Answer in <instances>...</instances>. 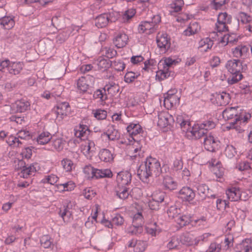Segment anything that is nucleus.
Masks as SVG:
<instances>
[{"instance_id":"nucleus-38","label":"nucleus","mask_w":252,"mask_h":252,"mask_svg":"<svg viewBox=\"0 0 252 252\" xmlns=\"http://www.w3.org/2000/svg\"><path fill=\"white\" fill-rule=\"evenodd\" d=\"M102 56H104L108 59H111L117 55V52L114 48L109 47H102L101 49Z\"/></svg>"},{"instance_id":"nucleus-20","label":"nucleus","mask_w":252,"mask_h":252,"mask_svg":"<svg viewBox=\"0 0 252 252\" xmlns=\"http://www.w3.org/2000/svg\"><path fill=\"white\" fill-rule=\"evenodd\" d=\"M249 51V47L245 45H238L232 49V54L237 58L245 59L247 57Z\"/></svg>"},{"instance_id":"nucleus-12","label":"nucleus","mask_w":252,"mask_h":252,"mask_svg":"<svg viewBox=\"0 0 252 252\" xmlns=\"http://www.w3.org/2000/svg\"><path fill=\"white\" fill-rule=\"evenodd\" d=\"M112 21L111 13H103L96 17L95 25L98 28H101L106 27L109 22H112Z\"/></svg>"},{"instance_id":"nucleus-47","label":"nucleus","mask_w":252,"mask_h":252,"mask_svg":"<svg viewBox=\"0 0 252 252\" xmlns=\"http://www.w3.org/2000/svg\"><path fill=\"white\" fill-rule=\"evenodd\" d=\"M94 116L97 120H104L107 117V112L104 110L98 109L93 110Z\"/></svg>"},{"instance_id":"nucleus-41","label":"nucleus","mask_w":252,"mask_h":252,"mask_svg":"<svg viewBox=\"0 0 252 252\" xmlns=\"http://www.w3.org/2000/svg\"><path fill=\"white\" fill-rule=\"evenodd\" d=\"M51 138L52 136L50 133L48 132H43L39 135L37 138V141L38 144L44 145L48 143Z\"/></svg>"},{"instance_id":"nucleus-40","label":"nucleus","mask_w":252,"mask_h":252,"mask_svg":"<svg viewBox=\"0 0 252 252\" xmlns=\"http://www.w3.org/2000/svg\"><path fill=\"white\" fill-rule=\"evenodd\" d=\"M198 124L200 126L201 128L205 130L207 132L208 130L212 129L216 126V123L212 119L205 120Z\"/></svg>"},{"instance_id":"nucleus-30","label":"nucleus","mask_w":252,"mask_h":252,"mask_svg":"<svg viewBox=\"0 0 252 252\" xmlns=\"http://www.w3.org/2000/svg\"><path fill=\"white\" fill-rule=\"evenodd\" d=\"M127 246L129 248L135 247L136 249L138 250V252H142L146 249V243L144 241L132 239L128 242Z\"/></svg>"},{"instance_id":"nucleus-32","label":"nucleus","mask_w":252,"mask_h":252,"mask_svg":"<svg viewBox=\"0 0 252 252\" xmlns=\"http://www.w3.org/2000/svg\"><path fill=\"white\" fill-rule=\"evenodd\" d=\"M99 158L105 162H110L113 160V155L108 149H103L101 150L99 153Z\"/></svg>"},{"instance_id":"nucleus-22","label":"nucleus","mask_w":252,"mask_h":252,"mask_svg":"<svg viewBox=\"0 0 252 252\" xmlns=\"http://www.w3.org/2000/svg\"><path fill=\"white\" fill-rule=\"evenodd\" d=\"M129 188L128 186H116L115 189L116 195L121 199L125 200L128 198L129 196Z\"/></svg>"},{"instance_id":"nucleus-9","label":"nucleus","mask_w":252,"mask_h":252,"mask_svg":"<svg viewBox=\"0 0 252 252\" xmlns=\"http://www.w3.org/2000/svg\"><path fill=\"white\" fill-rule=\"evenodd\" d=\"M157 43L158 46L163 52H165L170 48V38L168 37L166 33H158L157 37Z\"/></svg>"},{"instance_id":"nucleus-53","label":"nucleus","mask_w":252,"mask_h":252,"mask_svg":"<svg viewBox=\"0 0 252 252\" xmlns=\"http://www.w3.org/2000/svg\"><path fill=\"white\" fill-rule=\"evenodd\" d=\"M89 129L87 126L80 125L78 129L76 131L75 135L77 137L82 138L86 135V132Z\"/></svg>"},{"instance_id":"nucleus-50","label":"nucleus","mask_w":252,"mask_h":252,"mask_svg":"<svg viewBox=\"0 0 252 252\" xmlns=\"http://www.w3.org/2000/svg\"><path fill=\"white\" fill-rule=\"evenodd\" d=\"M61 163L63 168L66 172L71 171L74 165L73 162L68 158L63 159L61 161Z\"/></svg>"},{"instance_id":"nucleus-3","label":"nucleus","mask_w":252,"mask_h":252,"mask_svg":"<svg viewBox=\"0 0 252 252\" xmlns=\"http://www.w3.org/2000/svg\"><path fill=\"white\" fill-rule=\"evenodd\" d=\"M24 63L21 62H11L8 59L0 62V67L7 70L8 73L12 75L19 74L24 67Z\"/></svg>"},{"instance_id":"nucleus-34","label":"nucleus","mask_w":252,"mask_h":252,"mask_svg":"<svg viewBox=\"0 0 252 252\" xmlns=\"http://www.w3.org/2000/svg\"><path fill=\"white\" fill-rule=\"evenodd\" d=\"M96 64L98 69L105 70L112 66V62L109 59L107 60L102 57H100L96 61Z\"/></svg>"},{"instance_id":"nucleus-17","label":"nucleus","mask_w":252,"mask_h":252,"mask_svg":"<svg viewBox=\"0 0 252 252\" xmlns=\"http://www.w3.org/2000/svg\"><path fill=\"white\" fill-rule=\"evenodd\" d=\"M196 188L198 194L202 199H205L206 197H216V195L212 193V190L206 184H199Z\"/></svg>"},{"instance_id":"nucleus-49","label":"nucleus","mask_w":252,"mask_h":252,"mask_svg":"<svg viewBox=\"0 0 252 252\" xmlns=\"http://www.w3.org/2000/svg\"><path fill=\"white\" fill-rule=\"evenodd\" d=\"M140 74L139 73H135L132 71L127 72L125 75V81L126 83H130L134 81V79L137 78Z\"/></svg>"},{"instance_id":"nucleus-18","label":"nucleus","mask_w":252,"mask_h":252,"mask_svg":"<svg viewBox=\"0 0 252 252\" xmlns=\"http://www.w3.org/2000/svg\"><path fill=\"white\" fill-rule=\"evenodd\" d=\"M103 135H106L109 140L112 141L118 139L120 137V132L114 125L108 126L106 131L102 134V136Z\"/></svg>"},{"instance_id":"nucleus-37","label":"nucleus","mask_w":252,"mask_h":252,"mask_svg":"<svg viewBox=\"0 0 252 252\" xmlns=\"http://www.w3.org/2000/svg\"><path fill=\"white\" fill-rule=\"evenodd\" d=\"M144 143V140L142 141L140 140L136 142V143H134L133 145L136 147L134 150V152L135 154L133 156L134 157H138L140 158L143 157V153L144 152V149H143V143Z\"/></svg>"},{"instance_id":"nucleus-10","label":"nucleus","mask_w":252,"mask_h":252,"mask_svg":"<svg viewBox=\"0 0 252 252\" xmlns=\"http://www.w3.org/2000/svg\"><path fill=\"white\" fill-rule=\"evenodd\" d=\"M131 174L127 171H121L117 174V186H128L131 183Z\"/></svg>"},{"instance_id":"nucleus-62","label":"nucleus","mask_w":252,"mask_h":252,"mask_svg":"<svg viewBox=\"0 0 252 252\" xmlns=\"http://www.w3.org/2000/svg\"><path fill=\"white\" fill-rule=\"evenodd\" d=\"M124 221L123 218L120 214H116L112 219V223L113 225L117 226L122 225Z\"/></svg>"},{"instance_id":"nucleus-15","label":"nucleus","mask_w":252,"mask_h":252,"mask_svg":"<svg viewBox=\"0 0 252 252\" xmlns=\"http://www.w3.org/2000/svg\"><path fill=\"white\" fill-rule=\"evenodd\" d=\"M162 186L164 189L171 191L177 189L178 183L171 177L167 175L163 177Z\"/></svg>"},{"instance_id":"nucleus-63","label":"nucleus","mask_w":252,"mask_h":252,"mask_svg":"<svg viewBox=\"0 0 252 252\" xmlns=\"http://www.w3.org/2000/svg\"><path fill=\"white\" fill-rule=\"evenodd\" d=\"M236 167L240 171H245L249 170L251 166L248 161H244L238 163Z\"/></svg>"},{"instance_id":"nucleus-2","label":"nucleus","mask_w":252,"mask_h":252,"mask_svg":"<svg viewBox=\"0 0 252 252\" xmlns=\"http://www.w3.org/2000/svg\"><path fill=\"white\" fill-rule=\"evenodd\" d=\"M160 21V16L159 15H155L151 20L142 21L138 26V31L140 33H153L157 30L158 24Z\"/></svg>"},{"instance_id":"nucleus-33","label":"nucleus","mask_w":252,"mask_h":252,"mask_svg":"<svg viewBox=\"0 0 252 252\" xmlns=\"http://www.w3.org/2000/svg\"><path fill=\"white\" fill-rule=\"evenodd\" d=\"M175 221L181 227L185 226L190 222L193 223V220H191V217L189 215H182L181 214L178 216Z\"/></svg>"},{"instance_id":"nucleus-27","label":"nucleus","mask_w":252,"mask_h":252,"mask_svg":"<svg viewBox=\"0 0 252 252\" xmlns=\"http://www.w3.org/2000/svg\"><path fill=\"white\" fill-rule=\"evenodd\" d=\"M94 142L92 140H88L84 145L82 151L86 156L91 157L95 151Z\"/></svg>"},{"instance_id":"nucleus-61","label":"nucleus","mask_w":252,"mask_h":252,"mask_svg":"<svg viewBox=\"0 0 252 252\" xmlns=\"http://www.w3.org/2000/svg\"><path fill=\"white\" fill-rule=\"evenodd\" d=\"M71 34V32H67L65 31H63V32L60 33L57 35V41L60 43H62L64 42Z\"/></svg>"},{"instance_id":"nucleus-52","label":"nucleus","mask_w":252,"mask_h":252,"mask_svg":"<svg viewBox=\"0 0 252 252\" xmlns=\"http://www.w3.org/2000/svg\"><path fill=\"white\" fill-rule=\"evenodd\" d=\"M238 21H240L243 24L248 23L252 19L251 17L244 12H240L237 15Z\"/></svg>"},{"instance_id":"nucleus-58","label":"nucleus","mask_w":252,"mask_h":252,"mask_svg":"<svg viewBox=\"0 0 252 252\" xmlns=\"http://www.w3.org/2000/svg\"><path fill=\"white\" fill-rule=\"evenodd\" d=\"M94 97L95 99L99 98L101 101H104L107 99V96L105 93L102 90L98 89L94 92Z\"/></svg>"},{"instance_id":"nucleus-25","label":"nucleus","mask_w":252,"mask_h":252,"mask_svg":"<svg viewBox=\"0 0 252 252\" xmlns=\"http://www.w3.org/2000/svg\"><path fill=\"white\" fill-rule=\"evenodd\" d=\"M215 98L218 104L221 106L227 105L230 100L229 94L224 92L221 93H216Z\"/></svg>"},{"instance_id":"nucleus-60","label":"nucleus","mask_w":252,"mask_h":252,"mask_svg":"<svg viewBox=\"0 0 252 252\" xmlns=\"http://www.w3.org/2000/svg\"><path fill=\"white\" fill-rule=\"evenodd\" d=\"M136 13L135 10L133 8L127 10L123 16L124 21L128 22V21L133 17Z\"/></svg>"},{"instance_id":"nucleus-55","label":"nucleus","mask_w":252,"mask_h":252,"mask_svg":"<svg viewBox=\"0 0 252 252\" xmlns=\"http://www.w3.org/2000/svg\"><path fill=\"white\" fill-rule=\"evenodd\" d=\"M142 131V128L141 126L139 124H137L135 128L130 132V133H129L134 141V143H136V141H139L135 137L138 134H140Z\"/></svg>"},{"instance_id":"nucleus-51","label":"nucleus","mask_w":252,"mask_h":252,"mask_svg":"<svg viewBox=\"0 0 252 252\" xmlns=\"http://www.w3.org/2000/svg\"><path fill=\"white\" fill-rule=\"evenodd\" d=\"M180 244V241L179 238L177 237H172L171 240L167 244V248L169 250H172L176 249Z\"/></svg>"},{"instance_id":"nucleus-31","label":"nucleus","mask_w":252,"mask_h":252,"mask_svg":"<svg viewBox=\"0 0 252 252\" xmlns=\"http://www.w3.org/2000/svg\"><path fill=\"white\" fill-rule=\"evenodd\" d=\"M214 44V42L210 38H205L201 39L199 42L198 48L201 51L207 52L209 49H211Z\"/></svg>"},{"instance_id":"nucleus-11","label":"nucleus","mask_w":252,"mask_h":252,"mask_svg":"<svg viewBox=\"0 0 252 252\" xmlns=\"http://www.w3.org/2000/svg\"><path fill=\"white\" fill-rule=\"evenodd\" d=\"M189 136L195 139H200L207 134V132L204 129L201 128L198 124L194 125L192 127H189V131H186Z\"/></svg>"},{"instance_id":"nucleus-43","label":"nucleus","mask_w":252,"mask_h":252,"mask_svg":"<svg viewBox=\"0 0 252 252\" xmlns=\"http://www.w3.org/2000/svg\"><path fill=\"white\" fill-rule=\"evenodd\" d=\"M176 122L180 125L183 131H189L190 123L189 122L185 120L182 115L177 116Z\"/></svg>"},{"instance_id":"nucleus-29","label":"nucleus","mask_w":252,"mask_h":252,"mask_svg":"<svg viewBox=\"0 0 252 252\" xmlns=\"http://www.w3.org/2000/svg\"><path fill=\"white\" fill-rule=\"evenodd\" d=\"M179 239L180 243L186 246H191L194 245L195 239L193 236L189 233H185L180 235Z\"/></svg>"},{"instance_id":"nucleus-24","label":"nucleus","mask_w":252,"mask_h":252,"mask_svg":"<svg viewBox=\"0 0 252 252\" xmlns=\"http://www.w3.org/2000/svg\"><path fill=\"white\" fill-rule=\"evenodd\" d=\"M72 205L68 203L66 206H64L63 209H60L59 214L63 218L64 222L69 221L70 218L72 216V213L70 211Z\"/></svg>"},{"instance_id":"nucleus-6","label":"nucleus","mask_w":252,"mask_h":252,"mask_svg":"<svg viewBox=\"0 0 252 252\" xmlns=\"http://www.w3.org/2000/svg\"><path fill=\"white\" fill-rule=\"evenodd\" d=\"M177 196L184 201L190 202L194 198L195 193L190 187H184L178 191Z\"/></svg>"},{"instance_id":"nucleus-39","label":"nucleus","mask_w":252,"mask_h":252,"mask_svg":"<svg viewBox=\"0 0 252 252\" xmlns=\"http://www.w3.org/2000/svg\"><path fill=\"white\" fill-rule=\"evenodd\" d=\"M112 172L109 169H98L95 170L96 179L102 178H111L112 177Z\"/></svg>"},{"instance_id":"nucleus-59","label":"nucleus","mask_w":252,"mask_h":252,"mask_svg":"<svg viewBox=\"0 0 252 252\" xmlns=\"http://www.w3.org/2000/svg\"><path fill=\"white\" fill-rule=\"evenodd\" d=\"M36 171L35 167L33 165H30L28 167L24 166L22 170L23 177H27L28 175H32Z\"/></svg>"},{"instance_id":"nucleus-28","label":"nucleus","mask_w":252,"mask_h":252,"mask_svg":"<svg viewBox=\"0 0 252 252\" xmlns=\"http://www.w3.org/2000/svg\"><path fill=\"white\" fill-rule=\"evenodd\" d=\"M152 198L160 203L165 202V204H167L169 200L166 193L159 190L155 191L152 195Z\"/></svg>"},{"instance_id":"nucleus-26","label":"nucleus","mask_w":252,"mask_h":252,"mask_svg":"<svg viewBox=\"0 0 252 252\" xmlns=\"http://www.w3.org/2000/svg\"><path fill=\"white\" fill-rule=\"evenodd\" d=\"M15 25V22L13 18L10 16H4L0 18V26L1 28L9 30L12 28Z\"/></svg>"},{"instance_id":"nucleus-45","label":"nucleus","mask_w":252,"mask_h":252,"mask_svg":"<svg viewBox=\"0 0 252 252\" xmlns=\"http://www.w3.org/2000/svg\"><path fill=\"white\" fill-rule=\"evenodd\" d=\"M217 22L224 24H229L231 22V16L226 12L220 13L218 17Z\"/></svg>"},{"instance_id":"nucleus-16","label":"nucleus","mask_w":252,"mask_h":252,"mask_svg":"<svg viewBox=\"0 0 252 252\" xmlns=\"http://www.w3.org/2000/svg\"><path fill=\"white\" fill-rule=\"evenodd\" d=\"M70 111V106L67 102L59 104L57 106L56 114L58 119L62 120L64 116H66Z\"/></svg>"},{"instance_id":"nucleus-35","label":"nucleus","mask_w":252,"mask_h":252,"mask_svg":"<svg viewBox=\"0 0 252 252\" xmlns=\"http://www.w3.org/2000/svg\"><path fill=\"white\" fill-rule=\"evenodd\" d=\"M164 103L165 104L169 103L173 106L179 103V98L176 95L174 94L171 91H169L164 98Z\"/></svg>"},{"instance_id":"nucleus-5","label":"nucleus","mask_w":252,"mask_h":252,"mask_svg":"<svg viewBox=\"0 0 252 252\" xmlns=\"http://www.w3.org/2000/svg\"><path fill=\"white\" fill-rule=\"evenodd\" d=\"M144 162L147 165L148 169L150 170V171L153 175L157 177L160 175L161 169L160 164L158 159L149 157L146 158Z\"/></svg>"},{"instance_id":"nucleus-8","label":"nucleus","mask_w":252,"mask_h":252,"mask_svg":"<svg viewBox=\"0 0 252 252\" xmlns=\"http://www.w3.org/2000/svg\"><path fill=\"white\" fill-rule=\"evenodd\" d=\"M203 143L204 148L206 150L214 152L219 149L220 142L213 136L209 135L208 136L206 135Z\"/></svg>"},{"instance_id":"nucleus-1","label":"nucleus","mask_w":252,"mask_h":252,"mask_svg":"<svg viewBox=\"0 0 252 252\" xmlns=\"http://www.w3.org/2000/svg\"><path fill=\"white\" fill-rule=\"evenodd\" d=\"M225 67L231 75L227 78V82L229 84H234L243 78L242 72L246 71L247 68L246 64H243L240 60H230L227 62L225 64Z\"/></svg>"},{"instance_id":"nucleus-54","label":"nucleus","mask_w":252,"mask_h":252,"mask_svg":"<svg viewBox=\"0 0 252 252\" xmlns=\"http://www.w3.org/2000/svg\"><path fill=\"white\" fill-rule=\"evenodd\" d=\"M184 4V0H175L174 2L171 4V7L173 9L174 12H178L182 10V6Z\"/></svg>"},{"instance_id":"nucleus-21","label":"nucleus","mask_w":252,"mask_h":252,"mask_svg":"<svg viewBox=\"0 0 252 252\" xmlns=\"http://www.w3.org/2000/svg\"><path fill=\"white\" fill-rule=\"evenodd\" d=\"M237 252H252V240L245 239L237 246Z\"/></svg>"},{"instance_id":"nucleus-7","label":"nucleus","mask_w":252,"mask_h":252,"mask_svg":"<svg viewBox=\"0 0 252 252\" xmlns=\"http://www.w3.org/2000/svg\"><path fill=\"white\" fill-rule=\"evenodd\" d=\"M158 125L160 127H165L169 125H172L175 120L173 116L166 112H161L158 115Z\"/></svg>"},{"instance_id":"nucleus-19","label":"nucleus","mask_w":252,"mask_h":252,"mask_svg":"<svg viewBox=\"0 0 252 252\" xmlns=\"http://www.w3.org/2000/svg\"><path fill=\"white\" fill-rule=\"evenodd\" d=\"M127 35L124 33H118L113 39V43L118 48L125 46L128 41Z\"/></svg>"},{"instance_id":"nucleus-64","label":"nucleus","mask_w":252,"mask_h":252,"mask_svg":"<svg viewBox=\"0 0 252 252\" xmlns=\"http://www.w3.org/2000/svg\"><path fill=\"white\" fill-rule=\"evenodd\" d=\"M146 229L147 232L152 236H156L157 233L160 232L159 228L157 226L156 222L154 223L153 227H147Z\"/></svg>"},{"instance_id":"nucleus-57","label":"nucleus","mask_w":252,"mask_h":252,"mask_svg":"<svg viewBox=\"0 0 252 252\" xmlns=\"http://www.w3.org/2000/svg\"><path fill=\"white\" fill-rule=\"evenodd\" d=\"M212 236L210 233H205L195 239L194 245H197L200 242H205L209 240V238Z\"/></svg>"},{"instance_id":"nucleus-48","label":"nucleus","mask_w":252,"mask_h":252,"mask_svg":"<svg viewBox=\"0 0 252 252\" xmlns=\"http://www.w3.org/2000/svg\"><path fill=\"white\" fill-rule=\"evenodd\" d=\"M224 153L227 157L231 158L237 154V151L233 145H228L225 148Z\"/></svg>"},{"instance_id":"nucleus-36","label":"nucleus","mask_w":252,"mask_h":252,"mask_svg":"<svg viewBox=\"0 0 252 252\" xmlns=\"http://www.w3.org/2000/svg\"><path fill=\"white\" fill-rule=\"evenodd\" d=\"M119 86L113 82L109 83V84H107L103 88L104 93H105L106 91H107L108 94L113 96L115 95L119 92Z\"/></svg>"},{"instance_id":"nucleus-4","label":"nucleus","mask_w":252,"mask_h":252,"mask_svg":"<svg viewBox=\"0 0 252 252\" xmlns=\"http://www.w3.org/2000/svg\"><path fill=\"white\" fill-rule=\"evenodd\" d=\"M239 108L238 106L228 107L222 112V117L224 119H226L227 120L234 119V121L230 123L231 125L234 126L242 119V117L238 114L239 113L237 109Z\"/></svg>"},{"instance_id":"nucleus-56","label":"nucleus","mask_w":252,"mask_h":252,"mask_svg":"<svg viewBox=\"0 0 252 252\" xmlns=\"http://www.w3.org/2000/svg\"><path fill=\"white\" fill-rule=\"evenodd\" d=\"M40 243L44 248H49L52 244L51 238L49 235H44L40 239Z\"/></svg>"},{"instance_id":"nucleus-13","label":"nucleus","mask_w":252,"mask_h":252,"mask_svg":"<svg viewBox=\"0 0 252 252\" xmlns=\"http://www.w3.org/2000/svg\"><path fill=\"white\" fill-rule=\"evenodd\" d=\"M30 103L26 99L18 100L11 106L12 110L16 112L22 113L30 109Z\"/></svg>"},{"instance_id":"nucleus-14","label":"nucleus","mask_w":252,"mask_h":252,"mask_svg":"<svg viewBox=\"0 0 252 252\" xmlns=\"http://www.w3.org/2000/svg\"><path fill=\"white\" fill-rule=\"evenodd\" d=\"M150 170L145 162L140 165L137 170V175L143 182H147L150 177L153 176Z\"/></svg>"},{"instance_id":"nucleus-23","label":"nucleus","mask_w":252,"mask_h":252,"mask_svg":"<svg viewBox=\"0 0 252 252\" xmlns=\"http://www.w3.org/2000/svg\"><path fill=\"white\" fill-rule=\"evenodd\" d=\"M240 191L239 188H232L226 191V194L227 198L231 201H237L241 198L240 196Z\"/></svg>"},{"instance_id":"nucleus-42","label":"nucleus","mask_w":252,"mask_h":252,"mask_svg":"<svg viewBox=\"0 0 252 252\" xmlns=\"http://www.w3.org/2000/svg\"><path fill=\"white\" fill-rule=\"evenodd\" d=\"M86 82V79L84 77H81L77 80V87L80 93H85L88 90L89 85Z\"/></svg>"},{"instance_id":"nucleus-44","label":"nucleus","mask_w":252,"mask_h":252,"mask_svg":"<svg viewBox=\"0 0 252 252\" xmlns=\"http://www.w3.org/2000/svg\"><path fill=\"white\" fill-rule=\"evenodd\" d=\"M169 217L175 219V220L181 214V210L176 206H171L167 211Z\"/></svg>"},{"instance_id":"nucleus-46","label":"nucleus","mask_w":252,"mask_h":252,"mask_svg":"<svg viewBox=\"0 0 252 252\" xmlns=\"http://www.w3.org/2000/svg\"><path fill=\"white\" fill-rule=\"evenodd\" d=\"M96 169L91 165H88L84 167L83 171L88 178H95Z\"/></svg>"}]
</instances>
